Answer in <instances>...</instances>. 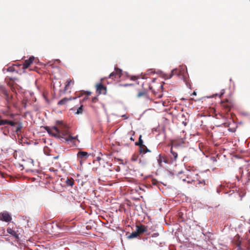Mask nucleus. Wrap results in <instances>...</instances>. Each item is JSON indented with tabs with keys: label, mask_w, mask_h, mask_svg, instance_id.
<instances>
[{
	"label": "nucleus",
	"mask_w": 250,
	"mask_h": 250,
	"mask_svg": "<svg viewBox=\"0 0 250 250\" xmlns=\"http://www.w3.org/2000/svg\"><path fill=\"white\" fill-rule=\"evenodd\" d=\"M122 70L117 67L115 68L114 71L112 72L109 75L108 78L112 79V80H116L119 79L122 75Z\"/></svg>",
	"instance_id": "obj_5"
},
{
	"label": "nucleus",
	"mask_w": 250,
	"mask_h": 250,
	"mask_svg": "<svg viewBox=\"0 0 250 250\" xmlns=\"http://www.w3.org/2000/svg\"><path fill=\"white\" fill-rule=\"evenodd\" d=\"M249 211L250 212V209H249Z\"/></svg>",
	"instance_id": "obj_40"
},
{
	"label": "nucleus",
	"mask_w": 250,
	"mask_h": 250,
	"mask_svg": "<svg viewBox=\"0 0 250 250\" xmlns=\"http://www.w3.org/2000/svg\"><path fill=\"white\" fill-rule=\"evenodd\" d=\"M139 148V151L142 157H144L146 153L151 152L145 145L140 147Z\"/></svg>",
	"instance_id": "obj_12"
},
{
	"label": "nucleus",
	"mask_w": 250,
	"mask_h": 250,
	"mask_svg": "<svg viewBox=\"0 0 250 250\" xmlns=\"http://www.w3.org/2000/svg\"><path fill=\"white\" fill-rule=\"evenodd\" d=\"M184 143V140L183 139H180L179 140V142H178L177 140H175L172 142V146L170 149L171 155H170L169 158L171 164L174 162H176L178 158V153L177 152L174 151L173 149V147L177 146L180 144H183Z\"/></svg>",
	"instance_id": "obj_2"
},
{
	"label": "nucleus",
	"mask_w": 250,
	"mask_h": 250,
	"mask_svg": "<svg viewBox=\"0 0 250 250\" xmlns=\"http://www.w3.org/2000/svg\"><path fill=\"white\" fill-rule=\"evenodd\" d=\"M102 223L101 220H99ZM106 223L103 222V224L107 227L111 229L114 230L115 229H117L118 228V226H116L115 224H113V220H106Z\"/></svg>",
	"instance_id": "obj_9"
},
{
	"label": "nucleus",
	"mask_w": 250,
	"mask_h": 250,
	"mask_svg": "<svg viewBox=\"0 0 250 250\" xmlns=\"http://www.w3.org/2000/svg\"><path fill=\"white\" fill-rule=\"evenodd\" d=\"M21 128H22L21 124V123L19 124L16 127V130H15L16 132L18 133L19 132H20L21 131Z\"/></svg>",
	"instance_id": "obj_22"
},
{
	"label": "nucleus",
	"mask_w": 250,
	"mask_h": 250,
	"mask_svg": "<svg viewBox=\"0 0 250 250\" xmlns=\"http://www.w3.org/2000/svg\"><path fill=\"white\" fill-rule=\"evenodd\" d=\"M249 232L250 233V229H249Z\"/></svg>",
	"instance_id": "obj_39"
},
{
	"label": "nucleus",
	"mask_w": 250,
	"mask_h": 250,
	"mask_svg": "<svg viewBox=\"0 0 250 250\" xmlns=\"http://www.w3.org/2000/svg\"><path fill=\"white\" fill-rule=\"evenodd\" d=\"M152 86H150V85H149V89L150 90H151V89H152Z\"/></svg>",
	"instance_id": "obj_36"
},
{
	"label": "nucleus",
	"mask_w": 250,
	"mask_h": 250,
	"mask_svg": "<svg viewBox=\"0 0 250 250\" xmlns=\"http://www.w3.org/2000/svg\"><path fill=\"white\" fill-rule=\"evenodd\" d=\"M7 232L14 236L17 240L19 239V234L17 233V232L12 229L8 228L7 229Z\"/></svg>",
	"instance_id": "obj_15"
},
{
	"label": "nucleus",
	"mask_w": 250,
	"mask_h": 250,
	"mask_svg": "<svg viewBox=\"0 0 250 250\" xmlns=\"http://www.w3.org/2000/svg\"><path fill=\"white\" fill-rule=\"evenodd\" d=\"M147 96V91L146 90H143L142 91H139L137 95L138 98H141L142 97H146Z\"/></svg>",
	"instance_id": "obj_18"
},
{
	"label": "nucleus",
	"mask_w": 250,
	"mask_h": 250,
	"mask_svg": "<svg viewBox=\"0 0 250 250\" xmlns=\"http://www.w3.org/2000/svg\"><path fill=\"white\" fill-rule=\"evenodd\" d=\"M71 81H72L70 79L67 80V84L66 85V87L68 86L70 84Z\"/></svg>",
	"instance_id": "obj_27"
},
{
	"label": "nucleus",
	"mask_w": 250,
	"mask_h": 250,
	"mask_svg": "<svg viewBox=\"0 0 250 250\" xmlns=\"http://www.w3.org/2000/svg\"><path fill=\"white\" fill-rule=\"evenodd\" d=\"M3 94L7 97V98L8 97V93H7V92L6 91V90H3Z\"/></svg>",
	"instance_id": "obj_28"
},
{
	"label": "nucleus",
	"mask_w": 250,
	"mask_h": 250,
	"mask_svg": "<svg viewBox=\"0 0 250 250\" xmlns=\"http://www.w3.org/2000/svg\"><path fill=\"white\" fill-rule=\"evenodd\" d=\"M135 145L136 146H139V147L142 146H144V145H143V140L142 139V136L141 135H140V137H139L138 142L135 143Z\"/></svg>",
	"instance_id": "obj_21"
},
{
	"label": "nucleus",
	"mask_w": 250,
	"mask_h": 250,
	"mask_svg": "<svg viewBox=\"0 0 250 250\" xmlns=\"http://www.w3.org/2000/svg\"><path fill=\"white\" fill-rule=\"evenodd\" d=\"M232 242L236 247L240 246L241 241L240 240V236L238 234L236 235L234 237Z\"/></svg>",
	"instance_id": "obj_14"
},
{
	"label": "nucleus",
	"mask_w": 250,
	"mask_h": 250,
	"mask_svg": "<svg viewBox=\"0 0 250 250\" xmlns=\"http://www.w3.org/2000/svg\"><path fill=\"white\" fill-rule=\"evenodd\" d=\"M249 243L250 244V238L249 240Z\"/></svg>",
	"instance_id": "obj_38"
},
{
	"label": "nucleus",
	"mask_w": 250,
	"mask_h": 250,
	"mask_svg": "<svg viewBox=\"0 0 250 250\" xmlns=\"http://www.w3.org/2000/svg\"><path fill=\"white\" fill-rule=\"evenodd\" d=\"M8 71H13V68L12 67H9L8 68Z\"/></svg>",
	"instance_id": "obj_31"
},
{
	"label": "nucleus",
	"mask_w": 250,
	"mask_h": 250,
	"mask_svg": "<svg viewBox=\"0 0 250 250\" xmlns=\"http://www.w3.org/2000/svg\"><path fill=\"white\" fill-rule=\"evenodd\" d=\"M3 221H4L5 222H8L9 221H10L11 220H7V219H5V220H2Z\"/></svg>",
	"instance_id": "obj_35"
},
{
	"label": "nucleus",
	"mask_w": 250,
	"mask_h": 250,
	"mask_svg": "<svg viewBox=\"0 0 250 250\" xmlns=\"http://www.w3.org/2000/svg\"><path fill=\"white\" fill-rule=\"evenodd\" d=\"M136 79H137V77L135 76L132 77L131 78V80H133V81L136 80Z\"/></svg>",
	"instance_id": "obj_30"
},
{
	"label": "nucleus",
	"mask_w": 250,
	"mask_h": 250,
	"mask_svg": "<svg viewBox=\"0 0 250 250\" xmlns=\"http://www.w3.org/2000/svg\"><path fill=\"white\" fill-rule=\"evenodd\" d=\"M35 58L34 57H31L29 59L25 60L23 64L22 68L25 69L28 68L30 65L33 63Z\"/></svg>",
	"instance_id": "obj_10"
},
{
	"label": "nucleus",
	"mask_w": 250,
	"mask_h": 250,
	"mask_svg": "<svg viewBox=\"0 0 250 250\" xmlns=\"http://www.w3.org/2000/svg\"><path fill=\"white\" fill-rule=\"evenodd\" d=\"M199 183V184H203L204 185H205V181H203L202 182H200V181Z\"/></svg>",
	"instance_id": "obj_32"
},
{
	"label": "nucleus",
	"mask_w": 250,
	"mask_h": 250,
	"mask_svg": "<svg viewBox=\"0 0 250 250\" xmlns=\"http://www.w3.org/2000/svg\"><path fill=\"white\" fill-rule=\"evenodd\" d=\"M65 183L67 186L72 187L74 184V181L73 178H67L65 181Z\"/></svg>",
	"instance_id": "obj_17"
},
{
	"label": "nucleus",
	"mask_w": 250,
	"mask_h": 250,
	"mask_svg": "<svg viewBox=\"0 0 250 250\" xmlns=\"http://www.w3.org/2000/svg\"><path fill=\"white\" fill-rule=\"evenodd\" d=\"M191 95H196V92L195 91H194Z\"/></svg>",
	"instance_id": "obj_33"
},
{
	"label": "nucleus",
	"mask_w": 250,
	"mask_h": 250,
	"mask_svg": "<svg viewBox=\"0 0 250 250\" xmlns=\"http://www.w3.org/2000/svg\"><path fill=\"white\" fill-rule=\"evenodd\" d=\"M59 134L61 136L60 138L64 139L66 142L74 143L76 140H77L79 142L78 139V135L75 137L72 136L69 131L68 128L66 125H62L60 126V129H59Z\"/></svg>",
	"instance_id": "obj_1"
},
{
	"label": "nucleus",
	"mask_w": 250,
	"mask_h": 250,
	"mask_svg": "<svg viewBox=\"0 0 250 250\" xmlns=\"http://www.w3.org/2000/svg\"><path fill=\"white\" fill-rule=\"evenodd\" d=\"M129 139L132 141H134V139H133V138L132 137H131Z\"/></svg>",
	"instance_id": "obj_34"
},
{
	"label": "nucleus",
	"mask_w": 250,
	"mask_h": 250,
	"mask_svg": "<svg viewBox=\"0 0 250 250\" xmlns=\"http://www.w3.org/2000/svg\"><path fill=\"white\" fill-rule=\"evenodd\" d=\"M136 228H137L136 230L138 232V233L139 235L147 230V227L143 225H137Z\"/></svg>",
	"instance_id": "obj_11"
},
{
	"label": "nucleus",
	"mask_w": 250,
	"mask_h": 250,
	"mask_svg": "<svg viewBox=\"0 0 250 250\" xmlns=\"http://www.w3.org/2000/svg\"><path fill=\"white\" fill-rule=\"evenodd\" d=\"M88 156L89 154L88 153L85 151H79L77 153L78 160L80 161L81 165L82 164V162L85 160Z\"/></svg>",
	"instance_id": "obj_7"
},
{
	"label": "nucleus",
	"mask_w": 250,
	"mask_h": 250,
	"mask_svg": "<svg viewBox=\"0 0 250 250\" xmlns=\"http://www.w3.org/2000/svg\"><path fill=\"white\" fill-rule=\"evenodd\" d=\"M139 236V234L138 233V232L136 230V231L132 232L127 237L129 239H132V238H136Z\"/></svg>",
	"instance_id": "obj_20"
},
{
	"label": "nucleus",
	"mask_w": 250,
	"mask_h": 250,
	"mask_svg": "<svg viewBox=\"0 0 250 250\" xmlns=\"http://www.w3.org/2000/svg\"><path fill=\"white\" fill-rule=\"evenodd\" d=\"M131 84H125V86H127V85H130Z\"/></svg>",
	"instance_id": "obj_37"
},
{
	"label": "nucleus",
	"mask_w": 250,
	"mask_h": 250,
	"mask_svg": "<svg viewBox=\"0 0 250 250\" xmlns=\"http://www.w3.org/2000/svg\"><path fill=\"white\" fill-rule=\"evenodd\" d=\"M97 100H98V99H97V97H95L93 98H92V102H93V103H95V102H96V101H97Z\"/></svg>",
	"instance_id": "obj_25"
},
{
	"label": "nucleus",
	"mask_w": 250,
	"mask_h": 250,
	"mask_svg": "<svg viewBox=\"0 0 250 250\" xmlns=\"http://www.w3.org/2000/svg\"><path fill=\"white\" fill-rule=\"evenodd\" d=\"M76 98H72L70 97L68 98H64L61 100L59 101L58 103V104L59 105H62L66 104L69 101L72 100V99H75Z\"/></svg>",
	"instance_id": "obj_13"
},
{
	"label": "nucleus",
	"mask_w": 250,
	"mask_h": 250,
	"mask_svg": "<svg viewBox=\"0 0 250 250\" xmlns=\"http://www.w3.org/2000/svg\"><path fill=\"white\" fill-rule=\"evenodd\" d=\"M45 129L47 132L52 136L58 138H60L61 137V135L59 134V129L57 127L54 126L52 128H50L49 127L46 126Z\"/></svg>",
	"instance_id": "obj_4"
},
{
	"label": "nucleus",
	"mask_w": 250,
	"mask_h": 250,
	"mask_svg": "<svg viewBox=\"0 0 250 250\" xmlns=\"http://www.w3.org/2000/svg\"><path fill=\"white\" fill-rule=\"evenodd\" d=\"M96 90L99 94H105L106 93V87L102 83H99L96 85Z\"/></svg>",
	"instance_id": "obj_8"
},
{
	"label": "nucleus",
	"mask_w": 250,
	"mask_h": 250,
	"mask_svg": "<svg viewBox=\"0 0 250 250\" xmlns=\"http://www.w3.org/2000/svg\"><path fill=\"white\" fill-rule=\"evenodd\" d=\"M0 219H11V217L8 212L4 211L0 213Z\"/></svg>",
	"instance_id": "obj_16"
},
{
	"label": "nucleus",
	"mask_w": 250,
	"mask_h": 250,
	"mask_svg": "<svg viewBox=\"0 0 250 250\" xmlns=\"http://www.w3.org/2000/svg\"><path fill=\"white\" fill-rule=\"evenodd\" d=\"M221 106L225 113H229L233 106V103L231 100L225 99L221 102Z\"/></svg>",
	"instance_id": "obj_3"
},
{
	"label": "nucleus",
	"mask_w": 250,
	"mask_h": 250,
	"mask_svg": "<svg viewBox=\"0 0 250 250\" xmlns=\"http://www.w3.org/2000/svg\"><path fill=\"white\" fill-rule=\"evenodd\" d=\"M85 93L86 94V95L87 96H89V95H90L91 93L90 92H89V91H86L85 92Z\"/></svg>",
	"instance_id": "obj_29"
},
{
	"label": "nucleus",
	"mask_w": 250,
	"mask_h": 250,
	"mask_svg": "<svg viewBox=\"0 0 250 250\" xmlns=\"http://www.w3.org/2000/svg\"><path fill=\"white\" fill-rule=\"evenodd\" d=\"M180 72L177 69H173L171 71L170 74L169 75V78H171L172 76L176 75L179 76L180 75Z\"/></svg>",
	"instance_id": "obj_19"
},
{
	"label": "nucleus",
	"mask_w": 250,
	"mask_h": 250,
	"mask_svg": "<svg viewBox=\"0 0 250 250\" xmlns=\"http://www.w3.org/2000/svg\"><path fill=\"white\" fill-rule=\"evenodd\" d=\"M131 160L133 161H135L137 160V157L135 156H133L131 158Z\"/></svg>",
	"instance_id": "obj_26"
},
{
	"label": "nucleus",
	"mask_w": 250,
	"mask_h": 250,
	"mask_svg": "<svg viewBox=\"0 0 250 250\" xmlns=\"http://www.w3.org/2000/svg\"><path fill=\"white\" fill-rule=\"evenodd\" d=\"M225 93V89L221 90L220 93L219 95V97H221V96Z\"/></svg>",
	"instance_id": "obj_24"
},
{
	"label": "nucleus",
	"mask_w": 250,
	"mask_h": 250,
	"mask_svg": "<svg viewBox=\"0 0 250 250\" xmlns=\"http://www.w3.org/2000/svg\"><path fill=\"white\" fill-rule=\"evenodd\" d=\"M83 105H82L80 107H79L78 108V109H77V111L76 112V114H81L83 113Z\"/></svg>",
	"instance_id": "obj_23"
},
{
	"label": "nucleus",
	"mask_w": 250,
	"mask_h": 250,
	"mask_svg": "<svg viewBox=\"0 0 250 250\" xmlns=\"http://www.w3.org/2000/svg\"><path fill=\"white\" fill-rule=\"evenodd\" d=\"M157 161L160 166H162L163 163L167 164H171V161L169 158L165 155L159 154Z\"/></svg>",
	"instance_id": "obj_6"
}]
</instances>
